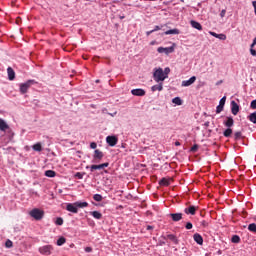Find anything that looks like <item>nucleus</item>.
Wrapping results in <instances>:
<instances>
[{
	"mask_svg": "<svg viewBox=\"0 0 256 256\" xmlns=\"http://www.w3.org/2000/svg\"><path fill=\"white\" fill-rule=\"evenodd\" d=\"M217 39H220V41H225L227 39V35H225V34H218V38Z\"/></svg>",
	"mask_w": 256,
	"mask_h": 256,
	"instance_id": "36",
	"label": "nucleus"
},
{
	"mask_svg": "<svg viewBox=\"0 0 256 256\" xmlns=\"http://www.w3.org/2000/svg\"><path fill=\"white\" fill-rule=\"evenodd\" d=\"M85 251H86V253H91V248L87 247V248L85 249Z\"/></svg>",
	"mask_w": 256,
	"mask_h": 256,
	"instance_id": "51",
	"label": "nucleus"
},
{
	"mask_svg": "<svg viewBox=\"0 0 256 256\" xmlns=\"http://www.w3.org/2000/svg\"><path fill=\"white\" fill-rule=\"evenodd\" d=\"M232 134H233V129H231V128H227V129L223 132L224 137H231Z\"/></svg>",
	"mask_w": 256,
	"mask_h": 256,
	"instance_id": "29",
	"label": "nucleus"
},
{
	"mask_svg": "<svg viewBox=\"0 0 256 256\" xmlns=\"http://www.w3.org/2000/svg\"><path fill=\"white\" fill-rule=\"evenodd\" d=\"M93 199H94V201L101 202V201H103V196L101 194H95L93 196Z\"/></svg>",
	"mask_w": 256,
	"mask_h": 256,
	"instance_id": "34",
	"label": "nucleus"
},
{
	"mask_svg": "<svg viewBox=\"0 0 256 256\" xmlns=\"http://www.w3.org/2000/svg\"><path fill=\"white\" fill-rule=\"evenodd\" d=\"M103 157H105L103 152H101V150H99V149H96L94 151L92 163H100V161H101V159H103Z\"/></svg>",
	"mask_w": 256,
	"mask_h": 256,
	"instance_id": "4",
	"label": "nucleus"
},
{
	"mask_svg": "<svg viewBox=\"0 0 256 256\" xmlns=\"http://www.w3.org/2000/svg\"><path fill=\"white\" fill-rule=\"evenodd\" d=\"M56 225H63V218L58 217L55 221Z\"/></svg>",
	"mask_w": 256,
	"mask_h": 256,
	"instance_id": "37",
	"label": "nucleus"
},
{
	"mask_svg": "<svg viewBox=\"0 0 256 256\" xmlns=\"http://www.w3.org/2000/svg\"><path fill=\"white\" fill-rule=\"evenodd\" d=\"M151 91H163V82H158V84L152 86Z\"/></svg>",
	"mask_w": 256,
	"mask_h": 256,
	"instance_id": "21",
	"label": "nucleus"
},
{
	"mask_svg": "<svg viewBox=\"0 0 256 256\" xmlns=\"http://www.w3.org/2000/svg\"><path fill=\"white\" fill-rule=\"evenodd\" d=\"M161 29H162V26H155L152 31H154L155 33V31H161Z\"/></svg>",
	"mask_w": 256,
	"mask_h": 256,
	"instance_id": "44",
	"label": "nucleus"
},
{
	"mask_svg": "<svg viewBox=\"0 0 256 256\" xmlns=\"http://www.w3.org/2000/svg\"><path fill=\"white\" fill-rule=\"evenodd\" d=\"M90 215H92V217H94V219H102L103 218V214H101V212H99V211H92V212H90Z\"/></svg>",
	"mask_w": 256,
	"mask_h": 256,
	"instance_id": "25",
	"label": "nucleus"
},
{
	"mask_svg": "<svg viewBox=\"0 0 256 256\" xmlns=\"http://www.w3.org/2000/svg\"><path fill=\"white\" fill-rule=\"evenodd\" d=\"M29 215L36 221H41V219H43V217H45V211H43L39 208H34L29 212Z\"/></svg>",
	"mask_w": 256,
	"mask_h": 256,
	"instance_id": "2",
	"label": "nucleus"
},
{
	"mask_svg": "<svg viewBox=\"0 0 256 256\" xmlns=\"http://www.w3.org/2000/svg\"><path fill=\"white\" fill-rule=\"evenodd\" d=\"M169 73H171L169 67H166L164 70L163 68H154L153 79L156 83H163L165 79L169 78Z\"/></svg>",
	"mask_w": 256,
	"mask_h": 256,
	"instance_id": "1",
	"label": "nucleus"
},
{
	"mask_svg": "<svg viewBox=\"0 0 256 256\" xmlns=\"http://www.w3.org/2000/svg\"><path fill=\"white\" fill-rule=\"evenodd\" d=\"M248 231H250L251 233H256V224L255 223L249 224Z\"/></svg>",
	"mask_w": 256,
	"mask_h": 256,
	"instance_id": "31",
	"label": "nucleus"
},
{
	"mask_svg": "<svg viewBox=\"0 0 256 256\" xmlns=\"http://www.w3.org/2000/svg\"><path fill=\"white\" fill-rule=\"evenodd\" d=\"M197 209V206L191 205L184 209V213H186V215H195V213H197Z\"/></svg>",
	"mask_w": 256,
	"mask_h": 256,
	"instance_id": "13",
	"label": "nucleus"
},
{
	"mask_svg": "<svg viewBox=\"0 0 256 256\" xmlns=\"http://www.w3.org/2000/svg\"><path fill=\"white\" fill-rule=\"evenodd\" d=\"M131 93L135 96V97H145V90L141 89V88H137V89H132Z\"/></svg>",
	"mask_w": 256,
	"mask_h": 256,
	"instance_id": "12",
	"label": "nucleus"
},
{
	"mask_svg": "<svg viewBox=\"0 0 256 256\" xmlns=\"http://www.w3.org/2000/svg\"><path fill=\"white\" fill-rule=\"evenodd\" d=\"M234 139L237 141L239 139H241V132H235L234 134Z\"/></svg>",
	"mask_w": 256,
	"mask_h": 256,
	"instance_id": "38",
	"label": "nucleus"
},
{
	"mask_svg": "<svg viewBox=\"0 0 256 256\" xmlns=\"http://www.w3.org/2000/svg\"><path fill=\"white\" fill-rule=\"evenodd\" d=\"M197 149H198V146L194 145V146H192L191 151H197Z\"/></svg>",
	"mask_w": 256,
	"mask_h": 256,
	"instance_id": "48",
	"label": "nucleus"
},
{
	"mask_svg": "<svg viewBox=\"0 0 256 256\" xmlns=\"http://www.w3.org/2000/svg\"><path fill=\"white\" fill-rule=\"evenodd\" d=\"M153 230V226H147V231Z\"/></svg>",
	"mask_w": 256,
	"mask_h": 256,
	"instance_id": "52",
	"label": "nucleus"
},
{
	"mask_svg": "<svg viewBox=\"0 0 256 256\" xmlns=\"http://www.w3.org/2000/svg\"><path fill=\"white\" fill-rule=\"evenodd\" d=\"M66 239H65V237H60L58 240H57V245H58V247H61V245H65V243H66Z\"/></svg>",
	"mask_w": 256,
	"mask_h": 256,
	"instance_id": "32",
	"label": "nucleus"
},
{
	"mask_svg": "<svg viewBox=\"0 0 256 256\" xmlns=\"http://www.w3.org/2000/svg\"><path fill=\"white\" fill-rule=\"evenodd\" d=\"M193 239L198 245H203V236H201V234L195 233Z\"/></svg>",
	"mask_w": 256,
	"mask_h": 256,
	"instance_id": "17",
	"label": "nucleus"
},
{
	"mask_svg": "<svg viewBox=\"0 0 256 256\" xmlns=\"http://www.w3.org/2000/svg\"><path fill=\"white\" fill-rule=\"evenodd\" d=\"M232 243H241V238L238 235H234L231 238Z\"/></svg>",
	"mask_w": 256,
	"mask_h": 256,
	"instance_id": "33",
	"label": "nucleus"
},
{
	"mask_svg": "<svg viewBox=\"0 0 256 256\" xmlns=\"http://www.w3.org/2000/svg\"><path fill=\"white\" fill-rule=\"evenodd\" d=\"M252 5H253V7H254V10H256V1H253V2H252Z\"/></svg>",
	"mask_w": 256,
	"mask_h": 256,
	"instance_id": "53",
	"label": "nucleus"
},
{
	"mask_svg": "<svg viewBox=\"0 0 256 256\" xmlns=\"http://www.w3.org/2000/svg\"><path fill=\"white\" fill-rule=\"evenodd\" d=\"M186 229H193V224L191 222L186 223Z\"/></svg>",
	"mask_w": 256,
	"mask_h": 256,
	"instance_id": "41",
	"label": "nucleus"
},
{
	"mask_svg": "<svg viewBox=\"0 0 256 256\" xmlns=\"http://www.w3.org/2000/svg\"><path fill=\"white\" fill-rule=\"evenodd\" d=\"M77 177H79V179H81V173H77Z\"/></svg>",
	"mask_w": 256,
	"mask_h": 256,
	"instance_id": "56",
	"label": "nucleus"
},
{
	"mask_svg": "<svg viewBox=\"0 0 256 256\" xmlns=\"http://www.w3.org/2000/svg\"><path fill=\"white\" fill-rule=\"evenodd\" d=\"M190 25H191V27H193V29H197V31H203V26L201 25V23H199L195 20H192L190 22Z\"/></svg>",
	"mask_w": 256,
	"mask_h": 256,
	"instance_id": "16",
	"label": "nucleus"
},
{
	"mask_svg": "<svg viewBox=\"0 0 256 256\" xmlns=\"http://www.w3.org/2000/svg\"><path fill=\"white\" fill-rule=\"evenodd\" d=\"M231 113L232 115H237L239 113V104L237 102H231Z\"/></svg>",
	"mask_w": 256,
	"mask_h": 256,
	"instance_id": "14",
	"label": "nucleus"
},
{
	"mask_svg": "<svg viewBox=\"0 0 256 256\" xmlns=\"http://www.w3.org/2000/svg\"><path fill=\"white\" fill-rule=\"evenodd\" d=\"M195 81H197V77L195 76H192L189 80H183L182 87H191Z\"/></svg>",
	"mask_w": 256,
	"mask_h": 256,
	"instance_id": "11",
	"label": "nucleus"
},
{
	"mask_svg": "<svg viewBox=\"0 0 256 256\" xmlns=\"http://www.w3.org/2000/svg\"><path fill=\"white\" fill-rule=\"evenodd\" d=\"M225 101H227V97H222L219 101V105L216 107V113H221L223 108L225 107Z\"/></svg>",
	"mask_w": 256,
	"mask_h": 256,
	"instance_id": "9",
	"label": "nucleus"
},
{
	"mask_svg": "<svg viewBox=\"0 0 256 256\" xmlns=\"http://www.w3.org/2000/svg\"><path fill=\"white\" fill-rule=\"evenodd\" d=\"M66 211H69L70 213H79V209L77 208V205H75V202L66 204Z\"/></svg>",
	"mask_w": 256,
	"mask_h": 256,
	"instance_id": "8",
	"label": "nucleus"
},
{
	"mask_svg": "<svg viewBox=\"0 0 256 256\" xmlns=\"http://www.w3.org/2000/svg\"><path fill=\"white\" fill-rule=\"evenodd\" d=\"M250 53H251V55H252L253 57H256V50H255V49L251 48V49H250Z\"/></svg>",
	"mask_w": 256,
	"mask_h": 256,
	"instance_id": "45",
	"label": "nucleus"
},
{
	"mask_svg": "<svg viewBox=\"0 0 256 256\" xmlns=\"http://www.w3.org/2000/svg\"><path fill=\"white\" fill-rule=\"evenodd\" d=\"M55 175H57V173H55V171H53V170H47V171H45V176H46V177H51V178H53V177H55Z\"/></svg>",
	"mask_w": 256,
	"mask_h": 256,
	"instance_id": "30",
	"label": "nucleus"
},
{
	"mask_svg": "<svg viewBox=\"0 0 256 256\" xmlns=\"http://www.w3.org/2000/svg\"><path fill=\"white\" fill-rule=\"evenodd\" d=\"M254 13H255V15H256V10H254Z\"/></svg>",
	"mask_w": 256,
	"mask_h": 256,
	"instance_id": "58",
	"label": "nucleus"
},
{
	"mask_svg": "<svg viewBox=\"0 0 256 256\" xmlns=\"http://www.w3.org/2000/svg\"><path fill=\"white\" fill-rule=\"evenodd\" d=\"M201 225H202L203 227H207V221L203 220V221L201 222Z\"/></svg>",
	"mask_w": 256,
	"mask_h": 256,
	"instance_id": "49",
	"label": "nucleus"
},
{
	"mask_svg": "<svg viewBox=\"0 0 256 256\" xmlns=\"http://www.w3.org/2000/svg\"><path fill=\"white\" fill-rule=\"evenodd\" d=\"M209 34L212 36V37H215L216 39L219 37V34L215 33V32H212L210 31Z\"/></svg>",
	"mask_w": 256,
	"mask_h": 256,
	"instance_id": "43",
	"label": "nucleus"
},
{
	"mask_svg": "<svg viewBox=\"0 0 256 256\" xmlns=\"http://www.w3.org/2000/svg\"><path fill=\"white\" fill-rule=\"evenodd\" d=\"M105 167H109V162H106V163H103V164H100V165H91L90 166V171L91 173H93V171H97L98 170H101V169H105Z\"/></svg>",
	"mask_w": 256,
	"mask_h": 256,
	"instance_id": "7",
	"label": "nucleus"
},
{
	"mask_svg": "<svg viewBox=\"0 0 256 256\" xmlns=\"http://www.w3.org/2000/svg\"><path fill=\"white\" fill-rule=\"evenodd\" d=\"M175 145H176V147H179V145H181V143L180 142H175Z\"/></svg>",
	"mask_w": 256,
	"mask_h": 256,
	"instance_id": "55",
	"label": "nucleus"
},
{
	"mask_svg": "<svg viewBox=\"0 0 256 256\" xmlns=\"http://www.w3.org/2000/svg\"><path fill=\"white\" fill-rule=\"evenodd\" d=\"M90 148H91V149H97V143L91 142V143H90Z\"/></svg>",
	"mask_w": 256,
	"mask_h": 256,
	"instance_id": "42",
	"label": "nucleus"
},
{
	"mask_svg": "<svg viewBox=\"0 0 256 256\" xmlns=\"http://www.w3.org/2000/svg\"><path fill=\"white\" fill-rule=\"evenodd\" d=\"M157 51L159 53H165V55H169V53H173L175 51V48L173 47H158Z\"/></svg>",
	"mask_w": 256,
	"mask_h": 256,
	"instance_id": "10",
	"label": "nucleus"
},
{
	"mask_svg": "<svg viewBox=\"0 0 256 256\" xmlns=\"http://www.w3.org/2000/svg\"><path fill=\"white\" fill-rule=\"evenodd\" d=\"M33 83H35V80H28L27 82L20 84V93H22V95H25V93L29 91V87H31Z\"/></svg>",
	"mask_w": 256,
	"mask_h": 256,
	"instance_id": "3",
	"label": "nucleus"
},
{
	"mask_svg": "<svg viewBox=\"0 0 256 256\" xmlns=\"http://www.w3.org/2000/svg\"><path fill=\"white\" fill-rule=\"evenodd\" d=\"M51 251H53V247L51 245H46L39 248L41 255H51Z\"/></svg>",
	"mask_w": 256,
	"mask_h": 256,
	"instance_id": "5",
	"label": "nucleus"
},
{
	"mask_svg": "<svg viewBox=\"0 0 256 256\" xmlns=\"http://www.w3.org/2000/svg\"><path fill=\"white\" fill-rule=\"evenodd\" d=\"M5 247L7 248V249H11V247H13V241H11V240H7L6 242H5Z\"/></svg>",
	"mask_w": 256,
	"mask_h": 256,
	"instance_id": "35",
	"label": "nucleus"
},
{
	"mask_svg": "<svg viewBox=\"0 0 256 256\" xmlns=\"http://www.w3.org/2000/svg\"><path fill=\"white\" fill-rule=\"evenodd\" d=\"M119 139L117 138V136H107L106 137V143L109 144L110 147H115V145H117Z\"/></svg>",
	"mask_w": 256,
	"mask_h": 256,
	"instance_id": "6",
	"label": "nucleus"
},
{
	"mask_svg": "<svg viewBox=\"0 0 256 256\" xmlns=\"http://www.w3.org/2000/svg\"><path fill=\"white\" fill-rule=\"evenodd\" d=\"M247 119H248V121H250V123H253L254 125H256V111L250 113V114L247 116Z\"/></svg>",
	"mask_w": 256,
	"mask_h": 256,
	"instance_id": "22",
	"label": "nucleus"
},
{
	"mask_svg": "<svg viewBox=\"0 0 256 256\" xmlns=\"http://www.w3.org/2000/svg\"><path fill=\"white\" fill-rule=\"evenodd\" d=\"M152 33H154L153 30L147 31V32H146L147 37H149V35H151Z\"/></svg>",
	"mask_w": 256,
	"mask_h": 256,
	"instance_id": "50",
	"label": "nucleus"
},
{
	"mask_svg": "<svg viewBox=\"0 0 256 256\" xmlns=\"http://www.w3.org/2000/svg\"><path fill=\"white\" fill-rule=\"evenodd\" d=\"M75 205H76L77 209H85V207H89V203L81 202V201L75 202Z\"/></svg>",
	"mask_w": 256,
	"mask_h": 256,
	"instance_id": "23",
	"label": "nucleus"
},
{
	"mask_svg": "<svg viewBox=\"0 0 256 256\" xmlns=\"http://www.w3.org/2000/svg\"><path fill=\"white\" fill-rule=\"evenodd\" d=\"M172 103H174V105H183V100H181L180 97H175L172 99Z\"/></svg>",
	"mask_w": 256,
	"mask_h": 256,
	"instance_id": "27",
	"label": "nucleus"
},
{
	"mask_svg": "<svg viewBox=\"0 0 256 256\" xmlns=\"http://www.w3.org/2000/svg\"><path fill=\"white\" fill-rule=\"evenodd\" d=\"M7 129H9V124H7V122H5V120H3L2 118H0V131H7Z\"/></svg>",
	"mask_w": 256,
	"mask_h": 256,
	"instance_id": "20",
	"label": "nucleus"
},
{
	"mask_svg": "<svg viewBox=\"0 0 256 256\" xmlns=\"http://www.w3.org/2000/svg\"><path fill=\"white\" fill-rule=\"evenodd\" d=\"M32 149H33L34 151L41 152V151H43V146H41V143L38 142V143H36V144H34V145L32 146Z\"/></svg>",
	"mask_w": 256,
	"mask_h": 256,
	"instance_id": "26",
	"label": "nucleus"
},
{
	"mask_svg": "<svg viewBox=\"0 0 256 256\" xmlns=\"http://www.w3.org/2000/svg\"><path fill=\"white\" fill-rule=\"evenodd\" d=\"M170 217L172 221L178 222L181 221V219H183V213H171Z\"/></svg>",
	"mask_w": 256,
	"mask_h": 256,
	"instance_id": "15",
	"label": "nucleus"
},
{
	"mask_svg": "<svg viewBox=\"0 0 256 256\" xmlns=\"http://www.w3.org/2000/svg\"><path fill=\"white\" fill-rule=\"evenodd\" d=\"M255 45H256V37L253 39V42H252V44H251V48H254L255 47Z\"/></svg>",
	"mask_w": 256,
	"mask_h": 256,
	"instance_id": "47",
	"label": "nucleus"
},
{
	"mask_svg": "<svg viewBox=\"0 0 256 256\" xmlns=\"http://www.w3.org/2000/svg\"><path fill=\"white\" fill-rule=\"evenodd\" d=\"M217 85H221V81H220V82H217Z\"/></svg>",
	"mask_w": 256,
	"mask_h": 256,
	"instance_id": "57",
	"label": "nucleus"
},
{
	"mask_svg": "<svg viewBox=\"0 0 256 256\" xmlns=\"http://www.w3.org/2000/svg\"><path fill=\"white\" fill-rule=\"evenodd\" d=\"M225 13H227V11L226 10H222L221 12H220V17H225Z\"/></svg>",
	"mask_w": 256,
	"mask_h": 256,
	"instance_id": "46",
	"label": "nucleus"
},
{
	"mask_svg": "<svg viewBox=\"0 0 256 256\" xmlns=\"http://www.w3.org/2000/svg\"><path fill=\"white\" fill-rule=\"evenodd\" d=\"M160 185H163L164 187H168L170 185L169 179L167 178H162L159 182Z\"/></svg>",
	"mask_w": 256,
	"mask_h": 256,
	"instance_id": "28",
	"label": "nucleus"
},
{
	"mask_svg": "<svg viewBox=\"0 0 256 256\" xmlns=\"http://www.w3.org/2000/svg\"><path fill=\"white\" fill-rule=\"evenodd\" d=\"M7 73H8L9 81H13V79H15V70H13V68H11V67H8Z\"/></svg>",
	"mask_w": 256,
	"mask_h": 256,
	"instance_id": "19",
	"label": "nucleus"
},
{
	"mask_svg": "<svg viewBox=\"0 0 256 256\" xmlns=\"http://www.w3.org/2000/svg\"><path fill=\"white\" fill-rule=\"evenodd\" d=\"M250 108H251V109H256V99L253 100V101L250 103Z\"/></svg>",
	"mask_w": 256,
	"mask_h": 256,
	"instance_id": "39",
	"label": "nucleus"
},
{
	"mask_svg": "<svg viewBox=\"0 0 256 256\" xmlns=\"http://www.w3.org/2000/svg\"><path fill=\"white\" fill-rule=\"evenodd\" d=\"M180 31L177 28L168 30L164 32V35H179Z\"/></svg>",
	"mask_w": 256,
	"mask_h": 256,
	"instance_id": "24",
	"label": "nucleus"
},
{
	"mask_svg": "<svg viewBox=\"0 0 256 256\" xmlns=\"http://www.w3.org/2000/svg\"><path fill=\"white\" fill-rule=\"evenodd\" d=\"M109 115H111V117H115V115H117V112H114L113 114L109 113Z\"/></svg>",
	"mask_w": 256,
	"mask_h": 256,
	"instance_id": "54",
	"label": "nucleus"
},
{
	"mask_svg": "<svg viewBox=\"0 0 256 256\" xmlns=\"http://www.w3.org/2000/svg\"><path fill=\"white\" fill-rule=\"evenodd\" d=\"M235 123V120H233V117H227L226 120L224 121L225 127L231 128L233 127Z\"/></svg>",
	"mask_w": 256,
	"mask_h": 256,
	"instance_id": "18",
	"label": "nucleus"
},
{
	"mask_svg": "<svg viewBox=\"0 0 256 256\" xmlns=\"http://www.w3.org/2000/svg\"><path fill=\"white\" fill-rule=\"evenodd\" d=\"M168 239H170L171 241H177V238L173 234H169Z\"/></svg>",
	"mask_w": 256,
	"mask_h": 256,
	"instance_id": "40",
	"label": "nucleus"
}]
</instances>
